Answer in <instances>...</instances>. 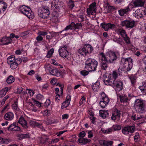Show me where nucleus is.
Masks as SVG:
<instances>
[{"label":"nucleus","mask_w":146,"mask_h":146,"mask_svg":"<svg viewBox=\"0 0 146 146\" xmlns=\"http://www.w3.org/2000/svg\"><path fill=\"white\" fill-rule=\"evenodd\" d=\"M48 33L46 31H40L38 32V34L41 36H44L47 35Z\"/></svg>","instance_id":"56"},{"label":"nucleus","mask_w":146,"mask_h":146,"mask_svg":"<svg viewBox=\"0 0 146 146\" xmlns=\"http://www.w3.org/2000/svg\"><path fill=\"white\" fill-rule=\"evenodd\" d=\"M49 14V11L47 7L42 6L38 10V15L40 17L43 19H47Z\"/></svg>","instance_id":"7"},{"label":"nucleus","mask_w":146,"mask_h":146,"mask_svg":"<svg viewBox=\"0 0 146 146\" xmlns=\"http://www.w3.org/2000/svg\"><path fill=\"white\" fill-rule=\"evenodd\" d=\"M90 140L87 139L86 138H80L78 140V141L80 143H82L84 144H86L90 142Z\"/></svg>","instance_id":"30"},{"label":"nucleus","mask_w":146,"mask_h":146,"mask_svg":"<svg viewBox=\"0 0 146 146\" xmlns=\"http://www.w3.org/2000/svg\"><path fill=\"white\" fill-rule=\"evenodd\" d=\"M50 73L52 75L57 76H58L60 75L58 70L56 68H53Z\"/></svg>","instance_id":"32"},{"label":"nucleus","mask_w":146,"mask_h":146,"mask_svg":"<svg viewBox=\"0 0 146 146\" xmlns=\"http://www.w3.org/2000/svg\"><path fill=\"white\" fill-rule=\"evenodd\" d=\"M18 122L25 129H27L28 127L27 121L22 116L20 117Z\"/></svg>","instance_id":"19"},{"label":"nucleus","mask_w":146,"mask_h":146,"mask_svg":"<svg viewBox=\"0 0 146 146\" xmlns=\"http://www.w3.org/2000/svg\"><path fill=\"white\" fill-rule=\"evenodd\" d=\"M52 21L55 23H56L58 21V19L57 16H54L52 18Z\"/></svg>","instance_id":"50"},{"label":"nucleus","mask_w":146,"mask_h":146,"mask_svg":"<svg viewBox=\"0 0 146 146\" xmlns=\"http://www.w3.org/2000/svg\"><path fill=\"white\" fill-rule=\"evenodd\" d=\"M86 135V133L84 131H82L80 132L78 135L79 137L83 138Z\"/></svg>","instance_id":"54"},{"label":"nucleus","mask_w":146,"mask_h":146,"mask_svg":"<svg viewBox=\"0 0 146 146\" xmlns=\"http://www.w3.org/2000/svg\"><path fill=\"white\" fill-rule=\"evenodd\" d=\"M50 104V100L47 99L45 102L44 106L45 107L48 106Z\"/></svg>","instance_id":"58"},{"label":"nucleus","mask_w":146,"mask_h":146,"mask_svg":"<svg viewBox=\"0 0 146 146\" xmlns=\"http://www.w3.org/2000/svg\"><path fill=\"white\" fill-rule=\"evenodd\" d=\"M33 101L34 102L36 106H38V107L40 108L41 106V103L35 100V99H32Z\"/></svg>","instance_id":"52"},{"label":"nucleus","mask_w":146,"mask_h":146,"mask_svg":"<svg viewBox=\"0 0 146 146\" xmlns=\"http://www.w3.org/2000/svg\"><path fill=\"white\" fill-rule=\"evenodd\" d=\"M99 144L102 146H113V142L112 141L100 140L98 141Z\"/></svg>","instance_id":"16"},{"label":"nucleus","mask_w":146,"mask_h":146,"mask_svg":"<svg viewBox=\"0 0 146 146\" xmlns=\"http://www.w3.org/2000/svg\"><path fill=\"white\" fill-rule=\"evenodd\" d=\"M17 136L19 137V140H22L24 139L27 138L29 137V136L28 134H19L17 135Z\"/></svg>","instance_id":"33"},{"label":"nucleus","mask_w":146,"mask_h":146,"mask_svg":"<svg viewBox=\"0 0 146 146\" xmlns=\"http://www.w3.org/2000/svg\"><path fill=\"white\" fill-rule=\"evenodd\" d=\"M111 75L114 79V80H115L118 76L117 73L116 71H113V73H112Z\"/></svg>","instance_id":"53"},{"label":"nucleus","mask_w":146,"mask_h":146,"mask_svg":"<svg viewBox=\"0 0 146 146\" xmlns=\"http://www.w3.org/2000/svg\"><path fill=\"white\" fill-rule=\"evenodd\" d=\"M133 60L131 58H122L121 63L123 66V71L125 72L129 71L132 67Z\"/></svg>","instance_id":"3"},{"label":"nucleus","mask_w":146,"mask_h":146,"mask_svg":"<svg viewBox=\"0 0 146 146\" xmlns=\"http://www.w3.org/2000/svg\"><path fill=\"white\" fill-rule=\"evenodd\" d=\"M14 61H15V57L13 55L9 56L7 58V62L9 65L13 62Z\"/></svg>","instance_id":"35"},{"label":"nucleus","mask_w":146,"mask_h":146,"mask_svg":"<svg viewBox=\"0 0 146 146\" xmlns=\"http://www.w3.org/2000/svg\"><path fill=\"white\" fill-rule=\"evenodd\" d=\"M50 34L51 35L50 36H51L52 38V37H53L54 36H56V35L57 34V33L54 32L53 31H52L51 32H50Z\"/></svg>","instance_id":"62"},{"label":"nucleus","mask_w":146,"mask_h":146,"mask_svg":"<svg viewBox=\"0 0 146 146\" xmlns=\"http://www.w3.org/2000/svg\"><path fill=\"white\" fill-rule=\"evenodd\" d=\"M53 68L52 66L50 65H48L45 68V69L46 70L48 71L49 73H50V72H51Z\"/></svg>","instance_id":"51"},{"label":"nucleus","mask_w":146,"mask_h":146,"mask_svg":"<svg viewBox=\"0 0 146 146\" xmlns=\"http://www.w3.org/2000/svg\"><path fill=\"white\" fill-rule=\"evenodd\" d=\"M73 27L74 29H78L82 27V25L81 23H76V24L73 22Z\"/></svg>","instance_id":"45"},{"label":"nucleus","mask_w":146,"mask_h":146,"mask_svg":"<svg viewBox=\"0 0 146 146\" xmlns=\"http://www.w3.org/2000/svg\"><path fill=\"white\" fill-rule=\"evenodd\" d=\"M130 79L132 86H133L135 84L136 82V78L135 76H132L130 77Z\"/></svg>","instance_id":"42"},{"label":"nucleus","mask_w":146,"mask_h":146,"mask_svg":"<svg viewBox=\"0 0 146 146\" xmlns=\"http://www.w3.org/2000/svg\"><path fill=\"white\" fill-rule=\"evenodd\" d=\"M55 100L57 101H58L60 100V96L58 94H56V95L55 97Z\"/></svg>","instance_id":"63"},{"label":"nucleus","mask_w":146,"mask_h":146,"mask_svg":"<svg viewBox=\"0 0 146 146\" xmlns=\"http://www.w3.org/2000/svg\"><path fill=\"white\" fill-rule=\"evenodd\" d=\"M54 52V49L53 48L49 50L47 53L46 57L47 58H50L51 57Z\"/></svg>","instance_id":"41"},{"label":"nucleus","mask_w":146,"mask_h":146,"mask_svg":"<svg viewBox=\"0 0 146 146\" xmlns=\"http://www.w3.org/2000/svg\"><path fill=\"white\" fill-rule=\"evenodd\" d=\"M123 38L124 40L125 41V43L127 44H131V42L130 40V38H129L127 35L125 36Z\"/></svg>","instance_id":"43"},{"label":"nucleus","mask_w":146,"mask_h":146,"mask_svg":"<svg viewBox=\"0 0 146 146\" xmlns=\"http://www.w3.org/2000/svg\"><path fill=\"white\" fill-rule=\"evenodd\" d=\"M36 39L38 41H41L43 40V38L40 35H39L36 37Z\"/></svg>","instance_id":"60"},{"label":"nucleus","mask_w":146,"mask_h":146,"mask_svg":"<svg viewBox=\"0 0 146 146\" xmlns=\"http://www.w3.org/2000/svg\"><path fill=\"white\" fill-rule=\"evenodd\" d=\"M9 88L6 87L4 88L0 91V98L5 96L8 91Z\"/></svg>","instance_id":"29"},{"label":"nucleus","mask_w":146,"mask_h":146,"mask_svg":"<svg viewBox=\"0 0 146 146\" xmlns=\"http://www.w3.org/2000/svg\"><path fill=\"white\" fill-rule=\"evenodd\" d=\"M29 34L28 31H25L22 33L21 34V36L22 37H25L27 35Z\"/></svg>","instance_id":"64"},{"label":"nucleus","mask_w":146,"mask_h":146,"mask_svg":"<svg viewBox=\"0 0 146 146\" xmlns=\"http://www.w3.org/2000/svg\"><path fill=\"white\" fill-rule=\"evenodd\" d=\"M139 88L143 94H146V82H143L142 86H140Z\"/></svg>","instance_id":"31"},{"label":"nucleus","mask_w":146,"mask_h":146,"mask_svg":"<svg viewBox=\"0 0 146 146\" xmlns=\"http://www.w3.org/2000/svg\"><path fill=\"white\" fill-rule=\"evenodd\" d=\"M12 40L9 37H3L1 40H0V45H7L11 42Z\"/></svg>","instance_id":"20"},{"label":"nucleus","mask_w":146,"mask_h":146,"mask_svg":"<svg viewBox=\"0 0 146 146\" xmlns=\"http://www.w3.org/2000/svg\"><path fill=\"white\" fill-rule=\"evenodd\" d=\"M75 2L72 0H69L67 3L68 7L71 9H72L75 6Z\"/></svg>","instance_id":"37"},{"label":"nucleus","mask_w":146,"mask_h":146,"mask_svg":"<svg viewBox=\"0 0 146 146\" xmlns=\"http://www.w3.org/2000/svg\"><path fill=\"white\" fill-rule=\"evenodd\" d=\"M15 79L14 77L11 75L9 76L6 80V82L8 84H11L14 82Z\"/></svg>","instance_id":"38"},{"label":"nucleus","mask_w":146,"mask_h":146,"mask_svg":"<svg viewBox=\"0 0 146 146\" xmlns=\"http://www.w3.org/2000/svg\"><path fill=\"white\" fill-rule=\"evenodd\" d=\"M113 80L111 79L110 76H106L104 79V82L106 85L112 86Z\"/></svg>","instance_id":"22"},{"label":"nucleus","mask_w":146,"mask_h":146,"mask_svg":"<svg viewBox=\"0 0 146 146\" xmlns=\"http://www.w3.org/2000/svg\"><path fill=\"white\" fill-rule=\"evenodd\" d=\"M139 136V133H135V135L134 137V139L135 141H137Z\"/></svg>","instance_id":"59"},{"label":"nucleus","mask_w":146,"mask_h":146,"mask_svg":"<svg viewBox=\"0 0 146 146\" xmlns=\"http://www.w3.org/2000/svg\"><path fill=\"white\" fill-rule=\"evenodd\" d=\"M93 50L92 47L89 44H85L82 47L80 48L78 52L83 56H85L88 54L91 53Z\"/></svg>","instance_id":"6"},{"label":"nucleus","mask_w":146,"mask_h":146,"mask_svg":"<svg viewBox=\"0 0 146 146\" xmlns=\"http://www.w3.org/2000/svg\"><path fill=\"white\" fill-rule=\"evenodd\" d=\"M67 46L64 45L61 46L58 50L60 55L64 58H67L69 55V52L67 51Z\"/></svg>","instance_id":"9"},{"label":"nucleus","mask_w":146,"mask_h":146,"mask_svg":"<svg viewBox=\"0 0 146 146\" xmlns=\"http://www.w3.org/2000/svg\"><path fill=\"white\" fill-rule=\"evenodd\" d=\"M85 64V69L89 71H93L96 70L98 66V62L94 59L89 58L86 61Z\"/></svg>","instance_id":"2"},{"label":"nucleus","mask_w":146,"mask_h":146,"mask_svg":"<svg viewBox=\"0 0 146 146\" xmlns=\"http://www.w3.org/2000/svg\"><path fill=\"white\" fill-rule=\"evenodd\" d=\"M101 95L102 97V100L100 102L99 104L101 108H104L109 103L110 99L104 92L102 93Z\"/></svg>","instance_id":"8"},{"label":"nucleus","mask_w":146,"mask_h":146,"mask_svg":"<svg viewBox=\"0 0 146 146\" xmlns=\"http://www.w3.org/2000/svg\"><path fill=\"white\" fill-rule=\"evenodd\" d=\"M80 73L83 76H85L88 74L89 72L88 71L84 70L81 71L80 72Z\"/></svg>","instance_id":"55"},{"label":"nucleus","mask_w":146,"mask_h":146,"mask_svg":"<svg viewBox=\"0 0 146 146\" xmlns=\"http://www.w3.org/2000/svg\"><path fill=\"white\" fill-rule=\"evenodd\" d=\"M120 111L118 110L117 109H116L113 112L112 115L111 117V119L113 121H115L116 119L118 120L119 119L120 116Z\"/></svg>","instance_id":"15"},{"label":"nucleus","mask_w":146,"mask_h":146,"mask_svg":"<svg viewBox=\"0 0 146 146\" xmlns=\"http://www.w3.org/2000/svg\"><path fill=\"white\" fill-rule=\"evenodd\" d=\"M145 1L143 0H135L133 4L135 7H142L143 6Z\"/></svg>","instance_id":"24"},{"label":"nucleus","mask_w":146,"mask_h":146,"mask_svg":"<svg viewBox=\"0 0 146 146\" xmlns=\"http://www.w3.org/2000/svg\"><path fill=\"white\" fill-rule=\"evenodd\" d=\"M135 21L133 20H125L121 22V25L122 27L125 26L127 28H132L135 25Z\"/></svg>","instance_id":"10"},{"label":"nucleus","mask_w":146,"mask_h":146,"mask_svg":"<svg viewBox=\"0 0 146 146\" xmlns=\"http://www.w3.org/2000/svg\"><path fill=\"white\" fill-rule=\"evenodd\" d=\"M73 25V22L71 23L67 27H66L62 31H67L69 29H74V28Z\"/></svg>","instance_id":"46"},{"label":"nucleus","mask_w":146,"mask_h":146,"mask_svg":"<svg viewBox=\"0 0 146 146\" xmlns=\"http://www.w3.org/2000/svg\"><path fill=\"white\" fill-rule=\"evenodd\" d=\"M12 107L13 109L15 110H17L18 106H17V101H15L14 103L12 105Z\"/></svg>","instance_id":"49"},{"label":"nucleus","mask_w":146,"mask_h":146,"mask_svg":"<svg viewBox=\"0 0 146 146\" xmlns=\"http://www.w3.org/2000/svg\"><path fill=\"white\" fill-rule=\"evenodd\" d=\"M121 126L118 125H113L112 126V128L114 131L120 130L121 129Z\"/></svg>","instance_id":"44"},{"label":"nucleus","mask_w":146,"mask_h":146,"mask_svg":"<svg viewBox=\"0 0 146 146\" xmlns=\"http://www.w3.org/2000/svg\"><path fill=\"white\" fill-rule=\"evenodd\" d=\"M7 129L10 132L20 131H21L20 127L17 125L16 122H14L11 124L7 127Z\"/></svg>","instance_id":"13"},{"label":"nucleus","mask_w":146,"mask_h":146,"mask_svg":"<svg viewBox=\"0 0 146 146\" xmlns=\"http://www.w3.org/2000/svg\"><path fill=\"white\" fill-rule=\"evenodd\" d=\"M29 122L30 124L33 127L36 126L41 129L43 127L42 125L38 123L35 121L30 120L29 121Z\"/></svg>","instance_id":"28"},{"label":"nucleus","mask_w":146,"mask_h":146,"mask_svg":"<svg viewBox=\"0 0 146 146\" xmlns=\"http://www.w3.org/2000/svg\"><path fill=\"white\" fill-rule=\"evenodd\" d=\"M134 17L137 19H139L143 17V15L140 9H137L133 13Z\"/></svg>","instance_id":"26"},{"label":"nucleus","mask_w":146,"mask_h":146,"mask_svg":"<svg viewBox=\"0 0 146 146\" xmlns=\"http://www.w3.org/2000/svg\"><path fill=\"white\" fill-rule=\"evenodd\" d=\"M100 26L105 31H107L109 29H112L115 27V25L110 23H106L103 22L101 23Z\"/></svg>","instance_id":"14"},{"label":"nucleus","mask_w":146,"mask_h":146,"mask_svg":"<svg viewBox=\"0 0 146 146\" xmlns=\"http://www.w3.org/2000/svg\"><path fill=\"white\" fill-rule=\"evenodd\" d=\"M130 11V9L129 8V5L125 7L124 9H121L118 11V12L119 15L121 16H123L125 14H126L128 12Z\"/></svg>","instance_id":"21"},{"label":"nucleus","mask_w":146,"mask_h":146,"mask_svg":"<svg viewBox=\"0 0 146 146\" xmlns=\"http://www.w3.org/2000/svg\"><path fill=\"white\" fill-rule=\"evenodd\" d=\"M114 41L115 42H117V43L121 44V43L123 41L122 39L120 37H119L118 38H115L114 39Z\"/></svg>","instance_id":"47"},{"label":"nucleus","mask_w":146,"mask_h":146,"mask_svg":"<svg viewBox=\"0 0 146 146\" xmlns=\"http://www.w3.org/2000/svg\"><path fill=\"white\" fill-rule=\"evenodd\" d=\"M135 127L133 126H127L123 128L122 130V133L125 135H127L129 133H133L135 131Z\"/></svg>","instance_id":"11"},{"label":"nucleus","mask_w":146,"mask_h":146,"mask_svg":"<svg viewBox=\"0 0 146 146\" xmlns=\"http://www.w3.org/2000/svg\"><path fill=\"white\" fill-rule=\"evenodd\" d=\"M9 65H10L11 68L13 70L17 68L19 65L18 63H17L15 61L14 62H13L10 63V64Z\"/></svg>","instance_id":"39"},{"label":"nucleus","mask_w":146,"mask_h":146,"mask_svg":"<svg viewBox=\"0 0 146 146\" xmlns=\"http://www.w3.org/2000/svg\"><path fill=\"white\" fill-rule=\"evenodd\" d=\"M48 139V138L46 137H41L40 139V143L44 144L46 142Z\"/></svg>","instance_id":"48"},{"label":"nucleus","mask_w":146,"mask_h":146,"mask_svg":"<svg viewBox=\"0 0 146 146\" xmlns=\"http://www.w3.org/2000/svg\"><path fill=\"white\" fill-rule=\"evenodd\" d=\"M99 55L102 56V60H106L108 63H111L117 59L119 56V54L118 52L110 51L106 53V56L103 52L100 53Z\"/></svg>","instance_id":"1"},{"label":"nucleus","mask_w":146,"mask_h":146,"mask_svg":"<svg viewBox=\"0 0 146 146\" xmlns=\"http://www.w3.org/2000/svg\"><path fill=\"white\" fill-rule=\"evenodd\" d=\"M109 112L108 110H102L100 111V116L103 118H105L109 116Z\"/></svg>","instance_id":"25"},{"label":"nucleus","mask_w":146,"mask_h":146,"mask_svg":"<svg viewBox=\"0 0 146 146\" xmlns=\"http://www.w3.org/2000/svg\"><path fill=\"white\" fill-rule=\"evenodd\" d=\"M96 8V3H92L90 5L89 8L87 9V12L88 14L93 15V12H95Z\"/></svg>","instance_id":"18"},{"label":"nucleus","mask_w":146,"mask_h":146,"mask_svg":"<svg viewBox=\"0 0 146 146\" xmlns=\"http://www.w3.org/2000/svg\"><path fill=\"white\" fill-rule=\"evenodd\" d=\"M71 96L68 95L66 97V100L62 103L61 108L63 109L68 107L70 104L71 100Z\"/></svg>","instance_id":"17"},{"label":"nucleus","mask_w":146,"mask_h":146,"mask_svg":"<svg viewBox=\"0 0 146 146\" xmlns=\"http://www.w3.org/2000/svg\"><path fill=\"white\" fill-rule=\"evenodd\" d=\"M124 71H123V69L121 68H119L117 72L119 75H122V72Z\"/></svg>","instance_id":"61"},{"label":"nucleus","mask_w":146,"mask_h":146,"mask_svg":"<svg viewBox=\"0 0 146 146\" xmlns=\"http://www.w3.org/2000/svg\"><path fill=\"white\" fill-rule=\"evenodd\" d=\"M123 83L120 80H114L112 86L119 91L121 90L123 88Z\"/></svg>","instance_id":"12"},{"label":"nucleus","mask_w":146,"mask_h":146,"mask_svg":"<svg viewBox=\"0 0 146 146\" xmlns=\"http://www.w3.org/2000/svg\"><path fill=\"white\" fill-rule=\"evenodd\" d=\"M134 107L136 111L139 113H144L145 111V108L143 101L140 100H136Z\"/></svg>","instance_id":"4"},{"label":"nucleus","mask_w":146,"mask_h":146,"mask_svg":"<svg viewBox=\"0 0 146 146\" xmlns=\"http://www.w3.org/2000/svg\"><path fill=\"white\" fill-rule=\"evenodd\" d=\"M120 101L121 102L124 103L127 102L128 100L127 97L125 96H119Z\"/></svg>","instance_id":"36"},{"label":"nucleus","mask_w":146,"mask_h":146,"mask_svg":"<svg viewBox=\"0 0 146 146\" xmlns=\"http://www.w3.org/2000/svg\"><path fill=\"white\" fill-rule=\"evenodd\" d=\"M100 84L99 82H96L92 86V88L94 91H96L99 88Z\"/></svg>","instance_id":"40"},{"label":"nucleus","mask_w":146,"mask_h":146,"mask_svg":"<svg viewBox=\"0 0 146 146\" xmlns=\"http://www.w3.org/2000/svg\"><path fill=\"white\" fill-rule=\"evenodd\" d=\"M101 57V64L102 68L104 70H106L108 67L107 63L108 62L106 60H102V56Z\"/></svg>","instance_id":"27"},{"label":"nucleus","mask_w":146,"mask_h":146,"mask_svg":"<svg viewBox=\"0 0 146 146\" xmlns=\"http://www.w3.org/2000/svg\"><path fill=\"white\" fill-rule=\"evenodd\" d=\"M22 61L21 59L20 58H18L16 59L15 58V62L17 63L19 65L21 63Z\"/></svg>","instance_id":"57"},{"label":"nucleus","mask_w":146,"mask_h":146,"mask_svg":"<svg viewBox=\"0 0 146 146\" xmlns=\"http://www.w3.org/2000/svg\"><path fill=\"white\" fill-rule=\"evenodd\" d=\"M19 9L21 13L24 14L29 19H32L33 18V13L29 7L23 5L20 7Z\"/></svg>","instance_id":"5"},{"label":"nucleus","mask_w":146,"mask_h":146,"mask_svg":"<svg viewBox=\"0 0 146 146\" xmlns=\"http://www.w3.org/2000/svg\"><path fill=\"white\" fill-rule=\"evenodd\" d=\"M117 32L123 38L127 35L126 33L125 30L123 29H118L117 30Z\"/></svg>","instance_id":"34"},{"label":"nucleus","mask_w":146,"mask_h":146,"mask_svg":"<svg viewBox=\"0 0 146 146\" xmlns=\"http://www.w3.org/2000/svg\"><path fill=\"white\" fill-rule=\"evenodd\" d=\"M14 114L11 112H8L4 115V118L7 121H11L14 118Z\"/></svg>","instance_id":"23"}]
</instances>
